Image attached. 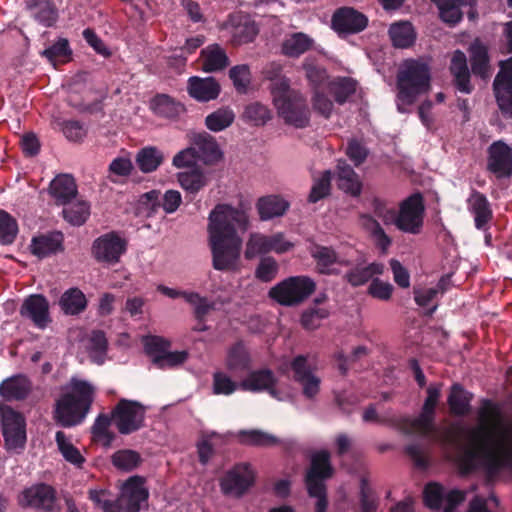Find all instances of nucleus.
Wrapping results in <instances>:
<instances>
[{
	"instance_id": "1",
	"label": "nucleus",
	"mask_w": 512,
	"mask_h": 512,
	"mask_svg": "<svg viewBox=\"0 0 512 512\" xmlns=\"http://www.w3.org/2000/svg\"><path fill=\"white\" fill-rule=\"evenodd\" d=\"M480 424L467 430L468 444H463L456 436L449 437V443L457 450L456 462L463 473H471L483 462L490 474L502 469L512 470V448L500 443L492 448L496 428L502 422L500 407L490 399H483L478 411Z\"/></svg>"
},
{
	"instance_id": "2",
	"label": "nucleus",
	"mask_w": 512,
	"mask_h": 512,
	"mask_svg": "<svg viewBox=\"0 0 512 512\" xmlns=\"http://www.w3.org/2000/svg\"><path fill=\"white\" fill-rule=\"evenodd\" d=\"M212 266L217 271H234L240 259L242 238L249 227L247 213L229 204H217L208 217Z\"/></svg>"
},
{
	"instance_id": "3",
	"label": "nucleus",
	"mask_w": 512,
	"mask_h": 512,
	"mask_svg": "<svg viewBox=\"0 0 512 512\" xmlns=\"http://www.w3.org/2000/svg\"><path fill=\"white\" fill-rule=\"evenodd\" d=\"M96 389L86 380L72 377L55 403L54 418L62 427L81 424L91 410Z\"/></svg>"
},
{
	"instance_id": "4",
	"label": "nucleus",
	"mask_w": 512,
	"mask_h": 512,
	"mask_svg": "<svg viewBox=\"0 0 512 512\" xmlns=\"http://www.w3.org/2000/svg\"><path fill=\"white\" fill-rule=\"evenodd\" d=\"M430 80V68L425 62L417 59L404 60L396 76L398 111L405 113L403 106L414 104L420 95L428 92Z\"/></svg>"
},
{
	"instance_id": "5",
	"label": "nucleus",
	"mask_w": 512,
	"mask_h": 512,
	"mask_svg": "<svg viewBox=\"0 0 512 512\" xmlns=\"http://www.w3.org/2000/svg\"><path fill=\"white\" fill-rule=\"evenodd\" d=\"M315 290L316 283L309 276H290L271 287L268 297L281 306L295 307L309 298Z\"/></svg>"
},
{
	"instance_id": "6",
	"label": "nucleus",
	"mask_w": 512,
	"mask_h": 512,
	"mask_svg": "<svg viewBox=\"0 0 512 512\" xmlns=\"http://www.w3.org/2000/svg\"><path fill=\"white\" fill-rule=\"evenodd\" d=\"M442 387V383L430 384L426 389L427 396L419 416L416 418L401 417L396 419V427L407 435L416 432L422 435L431 433L434 429L436 407L441 397Z\"/></svg>"
},
{
	"instance_id": "7",
	"label": "nucleus",
	"mask_w": 512,
	"mask_h": 512,
	"mask_svg": "<svg viewBox=\"0 0 512 512\" xmlns=\"http://www.w3.org/2000/svg\"><path fill=\"white\" fill-rule=\"evenodd\" d=\"M277 112L286 124L295 128H305L310 123V109L306 98L298 91L289 88L273 98Z\"/></svg>"
},
{
	"instance_id": "8",
	"label": "nucleus",
	"mask_w": 512,
	"mask_h": 512,
	"mask_svg": "<svg viewBox=\"0 0 512 512\" xmlns=\"http://www.w3.org/2000/svg\"><path fill=\"white\" fill-rule=\"evenodd\" d=\"M113 422L122 435H129L144 427L146 409L135 400L122 398L112 409Z\"/></svg>"
},
{
	"instance_id": "9",
	"label": "nucleus",
	"mask_w": 512,
	"mask_h": 512,
	"mask_svg": "<svg viewBox=\"0 0 512 512\" xmlns=\"http://www.w3.org/2000/svg\"><path fill=\"white\" fill-rule=\"evenodd\" d=\"M424 201L420 193H414L400 203L395 226L404 233L419 234L423 226Z\"/></svg>"
},
{
	"instance_id": "10",
	"label": "nucleus",
	"mask_w": 512,
	"mask_h": 512,
	"mask_svg": "<svg viewBox=\"0 0 512 512\" xmlns=\"http://www.w3.org/2000/svg\"><path fill=\"white\" fill-rule=\"evenodd\" d=\"M255 474L248 463L235 464L220 479V489L225 496L242 497L254 485Z\"/></svg>"
},
{
	"instance_id": "11",
	"label": "nucleus",
	"mask_w": 512,
	"mask_h": 512,
	"mask_svg": "<svg viewBox=\"0 0 512 512\" xmlns=\"http://www.w3.org/2000/svg\"><path fill=\"white\" fill-rule=\"evenodd\" d=\"M2 433L9 449L23 448L26 442L24 416L8 405L0 404Z\"/></svg>"
},
{
	"instance_id": "12",
	"label": "nucleus",
	"mask_w": 512,
	"mask_h": 512,
	"mask_svg": "<svg viewBox=\"0 0 512 512\" xmlns=\"http://www.w3.org/2000/svg\"><path fill=\"white\" fill-rule=\"evenodd\" d=\"M126 241L115 231L105 233L96 238L91 247L94 259L100 263L114 265L120 261L126 252Z\"/></svg>"
},
{
	"instance_id": "13",
	"label": "nucleus",
	"mask_w": 512,
	"mask_h": 512,
	"mask_svg": "<svg viewBox=\"0 0 512 512\" xmlns=\"http://www.w3.org/2000/svg\"><path fill=\"white\" fill-rule=\"evenodd\" d=\"M148 499V491L144 487V478L131 476L122 486L120 496L113 501L118 512H139L141 503Z\"/></svg>"
},
{
	"instance_id": "14",
	"label": "nucleus",
	"mask_w": 512,
	"mask_h": 512,
	"mask_svg": "<svg viewBox=\"0 0 512 512\" xmlns=\"http://www.w3.org/2000/svg\"><path fill=\"white\" fill-rule=\"evenodd\" d=\"M21 507H31L43 512H58L55 489L45 483L33 485L23 490L18 498Z\"/></svg>"
},
{
	"instance_id": "15",
	"label": "nucleus",
	"mask_w": 512,
	"mask_h": 512,
	"mask_svg": "<svg viewBox=\"0 0 512 512\" xmlns=\"http://www.w3.org/2000/svg\"><path fill=\"white\" fill-rule=\"evenodd\" d=\"M368 22V17L362 12L352 7H341L332 15L331 28L339 37L344 38L364 31Z\"/></svg>"
},
{
	"instance_id": "16",
	"label": "nucleus",
	"mask_w": 512,
	"mask_h": 512,
	"mask_svg": "<svg viewBox=\"0 0 512 512\" xmlns=\"http://www.w3.org/2000/svg\"><path fill=\"white\" fill-rule=\"evenodd\" d=\"M493 88L502 115L512 119V57L501 62Z\"/></svg>"
},
{
	"instance_id": "17",
	"label": "nucleus",
	"mask_w": 512,
	"mask_h": 512,
	"mask_svg": "<svg viewBox=\"0 0 512 512\" xmlns=\"http://www.w3.org/2000/svg\"><path fill=\"white\" fill-rule=\"evenodd\" d=\"M293 380L302 387V394L306 399H314L320 392L321 379L314 374L308 358L297 355L290 363Z\"/></svg>"
},
{
	"instance_id": "18",
	"label": "nucleus",
	"mask_w": 512,
	"mask_h": 512,
	"mask_svg": "<svg viewBox=\"0 0 512 512\" xmlns=\"http://www.w3.org/2000/svg\"><path fill=\"white\" fill-rule=\"evenodd\" d=\"M330 458L327 450H321L312 455L304 478L306 488H311L312 492H317L320 486L326 487L325 481L333 476L334 469Z\"/></svg>"
},
{
	"instance_id": "19",
	"label": "nucleus",
	"mask_w": 512,
	"mask_h": 512,
	"mask_svg": "<svg viewBox=\"0 0 512 512\" xmlns=\"http://www.w3.org/2000/svg\"><path fill=\"white\" fill-rule=\"evenodd\" d=\"M140 204L148 210V216L156 214L162 208L166 214L177 211L182 203L181 193L177 190H167L163 195L159 190H150L140 196Z\"/></svg>"
},
{
	"instance_id": "20",
	"label": "nucleus",
	"mask_w": 512,
	"mask_h": 512,
	"mask_svg": "<svg viewBox=\"0 0 512 512\" xmlns=\"http://www.w3.org/2000/svg\"><path fill=\"white\" fill-rule=\"evenodd\" d=\"M49 308V302L44 295L31 294L23 300L19 314L22 318L30 320L37 328L44 329L52 321Z\"/></svg>"
},
{
	"instance_id": "21",
	"label": "nucleus",
	"mask_w": 512,
	"mask_h": 512,
	"mask_svg": "<svg viewBox=\"0 0 512 512\" xmlns=\"http://www.w3.org/2000/svg\"><path fill=\"white\" fill-rule=\"evenodd\" d=\"M487 168L498 178L512 175V148L503 141L493 142L488 148Z\"/></svg>"
},
{
	"instance_id": "22",
	"label": "nucleus",
	"mask_w": 512,
	"mask_h": 512,
	"mask_svg": "<svg viewBox=\"0 0 512 512\" xmlns=\"http://www.w3.org/2000/svg\"><path fill=\"white\" fill-rule=\"evenodd\" d=\"M190 144H192L198 160L206 165H214L223 158V153L215 137L205 131L194 133L190 138Z\"/></svg>"
},
{
	"instance_id": "23",
	"label": "nucleus",
	"mask_w": 512,
	"mask_h": 512,
	"mask_svg": "<svg viewBox=\"0 0 512 512\" xmlns=\"http://www.w3.org/2000/svg\"><path fill=\"white\" fill-rule=\"evenodd\" d=\"M48 191L57 206L70 204L78 195L76 181L70 174L57 175L50 182Z\"/></svg>"
},
{
	"instance_id": "24",
	"label": "nucleus",
	"mask_w": 512,
	"mask_h": 512,
	"mask_svg": "<svg viewBox=\"0 0 512 512\" xmlns=\"http://www.w3.org/2000/svg\"><path fill=\"white\" fill-rule=\"evenodd\" d=\"M187 92L198 102H209L219 97L221 86L214 77L192 76L187 81Z\"/></svg>"
},
{
	"instance_id": "25",
	"label": "nucleus",
	"mask_w": 512,
	"mask_h": 512,
	"mask_svg": "<svg viewBox=\"0 0 512 512\" xmlns=\"http://www.w3.org/2000/svg\"><path fill=\"white\" fill-rule=\"evenodd\" d=\"M31 254L38 259H44L63 250V234L50 232L34 236L29 245Z\"/></svg>"
},
{
	"instance_id": "26",
	"label": "nucleus",
	"mask_w": 512,
	"mask_h": 512,
	"mask_svg": "<svg viewBox=\"0 0 512 512\" xmlns=\"http://www.w3.org/2000/svg\"><path fill=\"white\" fill-rule=\"evenodd\" d=\"M469 211L474 215L475 227L478 230L486 231L488 224L493 218V212L487 197L477 191L473 190L467 199Z\"/></svg>"
},
{
	"instance_id": "27",
	"label": "nucleus",
	"mask_w": 512,
	"mask_h": 512,
	"mask_svg": "<svg viewBox=\"0 0 512 512\" xmlns=\"http://www.w3.org/2000/svg\"><path fill=\"white\" fill-rule=\"evenodd\" d=\"M449 69L453 75L456 89L462 93L470 94L473 91V85L470 82V71L464 52L461 50L454 51Z\"/></svg>"
},
{
	"instance_id": "28",
	"label": "nucleus",
	"mask_w": 512,
	"mask_h": 512,
	"mask_svg": "<svg viewBox=\"0 0 512 512\" xmlns=\"http://www.w3.org/2000/svg\"><path fill=\"white\" fill-rule=\"evenodd\" d=\"M225 367L233 374L244 373L251 369L252 358L243 341H237L228 349Z\"/></svg>"
},
{
	"instance_id": "29",
	"label": "nucleus",
	"mask_w": 512,
	"mask_h": 512,
	"mask_svg": "<svg viewBox=\"0 0 512 512\" xmlns=\"http://www.w3.org/2000/svg\"><path fill=\"white\" fill-rule=\"evenodd\" d=\"M278 379L274 372L268 368L250 371L245 379H243L239 386L244 391L262 392L277 385Z\"/></svg>"
},
{
	"instance_id": "30",
	"label": "nucleus",
	"mask_w": 512,
	"mask_h": 512,
	"mask_svg": "<svg viewBox=\"0 0 512 512\" xmlns=\"http://www.w3.org/2000/svg\"><path fill=\"white\" fill-rule=\"evenodd\" d=\"M473 393L467 391L460 383H454L450 387L447 403L451 414L458 417L466 416L471 411Z\"/></svg>"
},
{
	"instance_id": "31",
	"label": "nucleus",
	"mask_w": 512,
	"mask_h": 512,
	"mask_svg": "<svg viewBox=\"0 0 512 512\" xmlns=\"http://www.w3.org/2000/svg\"><path fill=\"white\" fill-rule=\"evenodd\" d=\"M202 70L212 73L224 70L229 65V58L223 48L218 44H211L200 52Z\"/></svg>"
},
{
	"instance_id": "32",
	"label": "nucleus",
	"mask_w": 512,
	"mask_h": 512,
	"mask_svg": "<svg viewBox=\"0 0 512 512\" xmlns=\"http://www.w3.org/2000/svg\"><path fill=\"white\" fill-rule=\"evenodd\" d=\"M31 390V383L24 375L12 376L0 384V395L7 401L23 400Z\"/></svg>"
},
{
	"instance_id": "33",
	"label": "nucleus",
	"mask_w": 512,
	"mask_h": 512,
	"mask_svg": "<svg viewBox=\"0 0 512 512\" xmlns=\"http://www.w3.org/2000/svg\"><path fill=\"white\" fill-rule=\"evenodd\" d=\"M256 208L261 220L266 221L283 216L289 208V203L277 195L260 197Z\"/></svg>"
},
{
	"instance_id": "34",
	"label": "nucleus",
	"mask_w": 512,
	"mask_h": 512,
	"mask_svg": "<svg viewBox=\"0 0 512 512\" xmlns=\"http://www.w3.org/2000/svg\"><path fill=\"white\" fill-rule=\"evenodd\" d=\"M177 180L180 186L191 195H196L209 182L208 176L199 166L177 173Z\"/></svg>"
},
{
	"instance_id": "35",
	"label": "nucleus",
	"mask_w": 512,
	"mask_h": 512,
	"mask_svg": "<svg viewBox=\"0 0 512 512\" xmlns=\"http://www.w3.org/2000/svg\"><path fill=\"white\" fill-rule=\"evenodd\" d=\"M311 256L316 262V269L322 275H335L338 274L332 265L343 262L338 260V255L332 247L316 245L311 250Z\"/></svg>"
},
{
	"instance_id": "36",
	"label": "nucleus",
	"mask_w": 512,
	"mask_h": 512,
	"mask_svg": "<svg viewBox=\"0 0 512 512\" xmlns=\"http://www.w3.org/2000/svg\"><path fill=\"white\" fill-rule=\"evenodd\" d=\"M337 171L339 189L352 196H359L362 191V184L354 169L346 161H339Z\"/></svg>"
},
{
	"instance_id": "37",
	"label": "nucleus",
	"mask_w": 512,
	"mask_h": 512,
	"mask_svg": "<svg viewBox=\"0 0 512 512\" xmlns=\"http://www.w3.org/2000/svg\"><path fill=\"white\" fill-rule=\"evenodd\" d=\"M384 272L382 263L373 262L367 266L356 265L346 272L344 279L353 287H359L366 284L375 275H381Z\"/></svg>"
},
{
	"instance_id": "38",
	"label": "nucleus",
	"mask_w": 512,
	"mask_h": 512,
	"mask_svg": "<svg viewBox=\"0 0 512 512\" xmlns=\"http://www.w3.org/2000/svg\"><path fill=\"white\" fill-rule=\"evenodd\" d=\"M469 53L472 73L481 78L488 77L490 59L487 47L476 40L470 45Z\"/></svg>"
},
{
	"instance_id": "39",
	"label": "nucleus",
	"mask_w": 512,
	"mask_h": 512,
	"mask_svg": "<svg viewBox=\"0 0 512 512\" xmlns=\"http://www.w3.org/2000/svg\"><path fill=\"white\" fill-rule=\"evenodd\" d=\"M164 161L163 152L155 146L141 148L135 158L139 170L143 173L156 171Z\"/></svg>"
},
{
	"instance_id": "40",
	"label": "nucleus",
	"mask_w": 512,
	"mask_h": 512,
	"mask_svg": "<svg viewBox=\"0 0 512 512\" xmlns=\"http://www.w3.org/2000/svg\"><path fill=\"white\" fill-rule=\"evenodd\" d=\"M362 227L369 233L377 248L386 252L392 243L391 238L385 233L380 223L370 214H361Z\"/></svg>"
},
{
	"instance_id": "41",
	"label": "nucleus",
	"mask_w": 512,
	"mask_h": 512,
	"mask_svg": "<svg viewBox=\"0 0 512 512\" xmlns=\"http://www.w3.org/2000/svg\"><path fill=\"white\" fill-rule=\"evenodd\" d=\"M59 305L65 314L78 315L86 309L87 299L79 288L73 287L62 294Z\"/></svg>"
},
{
	"instance_id": "42",
	"label": "nucleus",
	"mask_w": 512,
	"mask_h": 512,
	"mask_svg": "<svg viewBox=\"0 0 512 512\" xmlns=\"http://www.w3.org/2000/svg\"><path fill=\"white\" fill-rule=\"evenodd\" d=\"M30 15L44 27H52L58 20V8L54 2H30L27 6Z\"/></svg>"
},
{
	"instance_id": "43",
	"label": "nucleus",
	"mask_w": 512,
	"mask_h": 512,
	"mask_svg": "<svg viewBox=\"0 0 512 512\" xmlns=\"http://www.w3.org/2000/svg\"><path fill=\"white\" fill-rule=\"evenodd\" d=\"M262 73L264 79L270 81L269 88L273 98L290 88L289 79L282 75L281 64L271 62L265 66Z\"/></svg>"
},
{
	"instance_id": "44",
	"label": "nucleus",
	"mask_w": 512,
	"mask_h": 512,
	"mask_svg": "<svg viewBox=\"0 0 512 512\" xmlns=\"http://www.w3.org/2000/svg\"><path fill=\"white\" fill-rule=\"evenodd\" d=\"M389 36L396 48H409L416 40V33L410 22L394 23L389 28Z\"/></svg>"
},
{
	"instance_id": "45",
	"label": "nucleus",
	"mask_w": 512,
	"mask_h": 512,
	"mask_svg": "<svg viewBox=\"0 0 512 512\" xmlns=\"http://www.w3.org/2000/svg\"><path fill=\"white\" fill-rule=\"evenodd\" d=\"M112 421V413L110 415L101 413L91 427L93 440L101 443L104 447H110L115 439V434L109 430Z\"/></svg>"
},
{
	"instance_id": "46",
	"label": "nucleus",
	"mask_w": 512,
	"mask_h": 512,
	"mask_svg": "<svg viewBox=\"0 0 512 512\" xmlns=\"http://www.w3.org/2000/svg\"><path fill=\"white\" fill-rule=\"evenodd\" d=\"M313 43V39L305 33H294L283 42L282 52L288 57L297 58L311 49Z\"/></svg>"
},
{
	"instance_id": "47",
	"label": "nucleus",
	"mask_w": 512,
	"mask_h": 512,
	"mask_svg": "<svg viewBox=\"0 0 512 512\" xmlns=\"http://www.w3.org/2000/svg\"><path fill=\"white\" fill-rule=\"evenodd\" d=\"M63 218L73 226L83 225L90 216V204L85 200H76L64 206Z\"/></svg>"
},
{
	"instance_id": "48",
	"label": "nucleus",
	"mask_w": 512,
	"mask_h": 512,
	"mask_svg": "<svg viewBox=\"0 0 512 512\" xmlns=\"http://www.w3.org/2000/svg\"><path fill=\"white\" fill-rule=\"evenodd\" d=\"M235 114L230 107H221L205 117V126L212 132H220L232 125Z\"/></svg>"
},
{
	"instance_id": "49",
	"label": "nucleus",
	"mask_w": 512,
	"mask_h": 512,
	"mask_svg": "<svg viewBox=\"0 0 512 512\" xmlns=\"http://www.w3.org/2000/svg\"><path fill=\"white\" fill-rule=\"evenodd\" d=\"M154 113L165 118H175L183 110V106L166 94H158L151 101Z\"/></svg>"
},
{
	"instance_id": "50",
	"label": "nucleus",
	"mask_w": 512,
	"mask_h": 512,
	"mask_svg": "<svg viewBox=\"0 0 512 512\" xmlns=\"http://www.w3.org/2000/svg\"><path fill=\"white\" fill-rule=\"evenodd\" d=\"M55 441L57 443L58 449L61 452L64 459L75 465L78 468H81L85 462V458L80 453L79 449L75 447L67 438L63 431H57L55 435Z\"/></svg>"
},
{
	"instance_id": "51",
	"label": "nucleus",
	"mask_w": 512,
	"mask_h": 512,
	"mask_svg": "<svg viewBox=\"0 0 512 512\" xmlns=\"http://www.w3.org/2000/svg\"><path fill=\"white\" fill-rule=\"evenodd\" d=\"M111 462L118 470L130 472L141 464L142 458L135 450L121 449L113 453Z\"/></svg>"
},
{
	"instance_id": "52",
	"label": "nucleus",
	"mask_w": 512,
	"mask_h": 512,
	"mask_svg": "<svg viewBox=\"0 0 512 512\" xmlns=\"http://www.w3.org/2000/svg\"><path fill=\"white\" fill-rule=\"evenodd\" d=\"M19 233L18 222L7 211L0 209V244L11 245Z\"/></svg>"
},
{
	"instance_id": "53",
	"label": "nucleus",
	"mask_w": 512,
	"mask_h": 512,
	"mask_svg": "<svg viewBox=\"0 0 512 512\" xmlns=\"http://www.w3.org/2000/svg\"><path fill=\"white\" fill-rule=\"evenodd\" d=\"M330 92L339 105H343L356 92V81L350 77L338 78L330 83Z\"/></svg>"
},
{
	"instance_id": "54",
	"label": "nucleus",
	"mask_w": 512,
	"mask_h": 512,
	"mask_svg": "<svg viewBox=\"0 0 512 512\" xmlns=\"http://www.w3.org/2000/svg\"><path fill=\"white\" fill-rule=\"evenodd\" d=\"M50 63L56 65L57 62H66L72 55V50L69 47L68 40L60 38L56 43L47 47L41 53Z\"/></svg>"
},
{
	"instance_id": "55",
	"label": "nucleus",
	"mask_w": 512,
	"mask_h": 512,
	"mask_svg": "<svg viewBox=\"0 0 512 512\" xmlns=\"http://www.w3.org/2000/svg\"><path fill=\"white\" fill-rule=\"evenodd\" d=\"M279 268L278 262L273 257L264 256L255 269V278L263 283L272 282L277 277Z\"/></svg>"
},
{
	"instance_id": "56",
	"label": "nucleus",
	"mask_w": 512,
	"mask_h": 512,
	"mask_svg": "<svg viewBox=\"0 0 512 512\" xmlns=\"http://www.w3.org/2000/svg\"><path fill=\"white\" fill-rule=\"evenodd\" d=\"M270 245V236L253 233L247 241L245 257L247 259H252L257 255L266 254L271 251Z\"/></svg>"
},
{
	"instance_id": "57",
	"label": "nucleus",
	"mask_w": 512,
	"mask_h": 512,
	"mask_svg": "<svg viewBox=\"0 0 512 512\" xmlns=\"http://www.w3.org/2000/svg\"><path fill=\"white\" fill-rule=\"evenodd\" d=\"M332 173L325 170L322 175L314 180L311 191L308 196L310 203H316L330 194Z\"/></svg>"
},
{
	"instance_id": "58",
	"label": "nucleus",
	"mask_w": 512,
	"mask_h": 512,
	"mask_svg": "<svg viewBox=\"0 0 512 512\" xmlns=\"http://www.w3.org/2000/svg\"><path fill=\"white\" fill-rule=\"evenodd\" d=\"M438 4L439 15L443 22L454 26L463 16L460 5L472 4L473 2H436Z\"/></svg>"
},
{
	"instance_id": "59",
	"label": "nucleus",
	"mask_w": 512,
	"mask_h": 512,
	"mask_svg": "<svg viewBox=\"0 0 512 512\" xmlns=\"http://www.w3.org/2000/svg\"><path fill=\"white\" fill-rule=\"evenodd\" d=\"M134 169L131 159L127 156H118L114 158L108 166V178L113 183H118L115 177L127 178Z\"/></svg>"
},
{
	"instance_id": "60",
	"label": "nucleus",
	"mask_w": 512,
	"mask_h": 512,
	"mask_svg": "<svg viewBox=\"0 0 512 512\" xmlns=\"http://www.w3.org/2000/svg\"><path fill=\"white\" fill-rule=\"evenodd\" d=\"M108 348L106 335L101 330H94L89 338V350L91 356L98 364L104 362V358Z\"/></svg>"
},
{
	"instance_id": "61",
	"label": "nucleus",
	"mask_w": 512,
	"mask_h": 512,
	"mask_svg": "<svg viewBox=\"0 0 512 512\" xmlns=\"http://www.w3.org/2000/svg\"><path fill=\"white\" fill-rule=\"evenodd\" d=\"M229 77L238 93L244 94L247 92L251 83V71L248 65L241 64L232 67L229 70Z\"/></svg>"
},
{
	"instance_id": "62",
	"label": "nucleus",
	"mask_w": 512,
	"mask_h": 512,
	"mask_svg": "<svg viewBox=\"0 0 512 512\" xmlns=\"http://www.w3.org/2000/svg\"><path fill=\"white\" fill-rule=\"evenodd\" d=\"M444 499L443 487L435 482L426 484L423 491V501L426 507L431 510H439Z\"/></svg>"
},
{
	"instance_id": "63",
	"label": "nucleus",
	"mask_w": 512,
	"mask_h": 512,
	"mask_svg": "<svg viewBox=\"0 0 512 512\" xmlns=\"http://www.w3.org/2000/svg\"><path fill=\"white\" fill-rule=\"evenodd\" d=\"M187 358L188 353L186 351L169 352L167 350L154 357V365L159 369L174 368L183 364Z\"/></svg>"
},
{
	"instance_id": "64",
	"label": "nucleus",
	"mask_w": 512,
	"mask_h": 512,
	"mask_svg": "<svg viewBox=\"0 0 512 512\" xmlns=\"http://www.w3.org/2000/svg\"><path fill=\"white\" fill-rule=\"evenodd\" d=\"M328 316L329 312L324 308H308L301 314L300 323L306 330H315Z\"/></svg>"
}]
</instances>
